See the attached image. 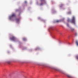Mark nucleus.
Returning <instances> with one entry per match:
<instances>
[{"instance_id":"nucleus-15","label":"nucleus","mask_w":78,"mask_h":78,"mask_svg":"<svg viewBox=\"0 0 78 78\" xmlns=\"http://www.w3.org/2000/svg\"><path fill=\"white\" fill-rule=\"evenodd\" d=\"M67 21H68V22H69V21H70V20L69 19H68L67 20Z\"/></svg>"},{"instance_id":"nucleus-13","label":"nucleus","mask_w":78,"mask_h":78,"mask_svg":"<svg viewBox=\"0 0 78 78\" xmlns=\"http://www.w3.org/2000/svg\"><path fill=\"white\" fill-rule=\"evenodd\" d=\"M67 26L68 27H69V24H67Z\"/></svg>"},{"instance_id":"nucleus-17","label":"nucleus","mask_w":78,"mask_h":78,"mask_svg":"<svg viewBox=\"0 0 78 78\" xmlns=\"http://www.w3.org/2000/svg\"><path fill=\"white\" fill-rule=\"evenodd\" d=\"M9 64H10V62H8Z\"/></svg>"},{"instance_id":"nucleus-7","label":"nucleus","mask_w":78,"mask_h":78,"mask_svg":"<svg viewBox=\"0 0 78 78\" xmlns=\"http://www.w3.org/2000/svg\"><path fill=\"white\" fill-rule=\"evenodd\" d=\"M76 45H77V46H78V41H76Z\"/></svg>"},{"instance_id":"nucleus-2","label":"nucleus","mask_w":78,"mask_h":78,"mask_svg":"<svg viewBox=\"0 0 78 78\" xmlns=\"http://www.w3.org/2000/svg\"><path fill=\"white\" fill-rule=\"evenodd\" d=\"M71 23H73L74 24H75V18L74 16H73L72 17V19L71 21Z\"/></svg>"},{"instance_id":"nucleus-3","label":"nucleus","mask_w":78,"mask_h":78,"mask_svg":"<svg viewBox=\"0 0 78 78\" xmlns=\"http://www.w3.org/2000/svg\"><path fill=\"white\" fill-rule=\"evenodd\" d=\"M16 17V14L14 13L12 14L11 16H10L9 18L10 20L12 19V17Z\"/></svg>"},{"instance_id":"nucleus-6","label":"nucleus","mask_w":78,"mask_h":78,"mask_svg":"<svg viewBox=\"0 0 78 78\" xmlns=\"http://www.w3.org/2000/svg\"><path fill=\"white\" fill-rule=\"evenodd\" d=\"M16 21L17 23L19 22V19H16Z\"/></svg>"},{"instance_id":"nucleus-16","label":"nucleus","mask_w":78,"mask_h":78,"mask_svg":"<svg viewBox=\"0 0 78 78\" xmlns=\"http://www.w3.org/2000/svg\"><path fill=\"white\" fill-rule=\"evenodd\" d=\"M25 3H27V1H25Z\"/></svg>"},{"instance_id":"nucleus-18","label":"nucleus","mask_w":78,"mask_h":78,"mask_svg":"<svg viewBox=\"0 0 78 78\" xmlns=\"http://www.w3.org/2000/svg\"><path fill=\"white\" fill-rule=\"evenodd\" d=\"M77 59H78V58H77Z\"/></svg>"},{"instance_id":"nucleus-1","label":"nucleus","mask_w":78,"mask_h":78,"mask_svg":"<svg viewBox=\"0 0 78 78\" xmlns=\"http://www.w3.org/2000/svg\"><path fill=\"white\" fill-rule=\"evenodd\" d=\"M55 70H56V71H58V72H59L60 73H62V74H65L66 73L64 71L59 69H55Z\"/></svg>"},{"instance_id":"nucleus-4","label":"nucleus","mask_w":78,"mask_h":78,"mask_svg":"<svg viewBox=\"0 0 78 78\" xmlns=\"http://www.w3.org/2000/svg\"><path fill=\"white\" fill-rule=\"evenodd\" d=\"M66 75L69 78H74V77L70 75L66 74Z\"/></svg>"},{"instance_id":"nucleus-8","label":"nucleus","mask_w":78,"mask_h":78,"mask_svg":"<svg viewBox=\"0 0 78 78\" xmlns=\"http://www.w3.org/2000/svg\"><path fill=\"white\" fill-rule=\"evenodd\" d=\"M61 22V21L59 20H57L56 21V22H57V23H58V22Z\"/></svg>"},{"instance_id":"nucleus-14","label":"nucleus","mask_w":78,"mask_h":78,"mask_svg":"<svg viewBox=\"0 0 78 78\" xmlns=\"http://www.w3.org/2000/svg\"><path fill=\"white\" fill-rule=\"evenodd\" d=\"M42 5H43V4H42V3H41L40 4L41 6H42Z\"/></svg>"},{"instance_id":"nucleus-12","label":"nucleus","mask_w":78,"mask_h":78,"mask_svg":"<svg viewBox=\"0 0 78 78\" xmlns=\"http://www.w3.org/2000/svg\"><path fill=\"white\" fill-rule=\"evenodd\" d=\"M23 39L24 41H26V38H23Z\"/></svg>"},{"instance_id":"nucleus-10","label":"nucleus","mask_w":78,"mask_h":78,"mask_svg":"<svg viewBox=\"0 0 78 78\" xmlns=\"http://www.w3.org/2000/svg\"><path fill=\"white\" fill-rule=\"evenodd\" d=\"M41 2H45V0H40Z\"/></svg>"},{"instance_id":"nucleus-5","label":"nucleus","mask_w":78,"mask_h":78,"mask_svg":"<svg viewBox=\"0 0 78 78\" xmlns=\"http://www.w3.org/2000/svg\"><path fill=\"white\" fill-rule=\"evenodd\" d=\"M15 39L16 38L14 36H12L11 38H10V40H12V41H15Z\"/></svg>"},{"instance_id":"nucleus-11","label":"nucleus","mask_w":78,"mask_h":78,"mask_svg":"<svg viewBox=\"0 0 78 78\" xmlns=\"http://www.w3.org/2000/svg\"><path fill=\"white\" fill-rule=\"evenodd\" d=\"M68 14H71V12H68Z\"/></svg>"},{"instance_id":"nucleus-9","label":"nucleus","mask_w":78,"mask_h":78,"mask_svg":"<svg viewBox=\"0 0 78 78\" xmlns=\"http://www.w3.org/2000/svg\"><path fill=\"white\" fill-rule=\"evenodd\" d=\"M71 31H74V30H75V29L73 28H71Z\"/></svg>"}]
</instances>
